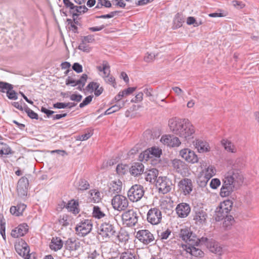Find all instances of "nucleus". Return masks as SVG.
<instances>
[{
    "instance_id": "17",
    "label": "nucleus",
    "mask_w": 259,
    "mask_h": 259,
    "mask_svg": "<svg viewBox=\"0 0 259 259\" xmlns=\"http://www.w3.org/2000/svg\"><path fill=\"white\" fill-rule=\"evenodd\" d=\"M180 155L186 161L191 163L198 161V158L195 152L190 149L185 148L180 151Z\"/></svg>"
},
{
    "instance_id": "32",
    "label": "nucleus",
    "mask_w": 259,
    "mask_h": 259,
    "mask_svg": "<svg viewBox=\"0 0 259 259\" xmlns=\"http://www.w3.org/2000/svg\"><path fill=\"white\" fill-rule=\"evenodd\" d=\"M66 208H67L69 211L72 212L74 214H76L79 212L78 202L77 200H74V199L69 201L67 203Z\"/></svg>"
},
{
    "instance_id": "52",
    "label": "nucleus",
    "mask_w": 259,
    "mask_h": 259,
    "mask_svg": "<svg viewBox=\"0 0 259 259\" xmlns=\"http://www.w3.org/2000/svg\"><path fill=\"white\" fill-rule=\"evenodd\" d=\"M81 41L85 44L92 43L95 41L94 36L91 34L81 36Z\"/></svg>"
},
{
    "instance_id": "59",
    "label": "nucleus",
    "mask_w": 259,
    "mask_h": 259,
    "mask_svg": "<svg viewBox=\"0 0 259 259\" xmlns=\"http://www.w3.org/2000/svg\"><path fill=\"white\" fill-rule=\"evenodd\" d=\"M7 96L11 100H16L18 98L16 93L12 89L7 91Z\"/></svg>"
},
{
    "instance_id": "13",
    "label": "nucleus",
    "mask_w": 259,
    "mask_h": 259,
    "mask_svg": "<svg viewBox=\"0 0 259 259\" xmlns=\"http://www.w3.org/2000/svg\"><path fill=\"white\" fill-rule=\"evenodd\" d=\"M15 248L17 252L24 258V259H29V248L26 242L21 240L15 245Z\"/></svg>"
},
{
    "instance_id": "30",
    "label": "nucleus",
    "mask_w": 259,
    "mask_h": 259,
    "mask_svg": "<svg viewBox=\"0 0 259 259\" xmlns=\"http://www.w3.org/2000/svg\"><path fill=\"white\" fill-rule=\"evenodd\" d=\"M194 146L200 153L207 152L209 150L208 144L206 142L201 140H197L195 141Z\"/></svg>"
},
{
    "instance_id": "42",
    "label": "nucleus",
    "mask_w": 259,
    "mask_h": 259,
    "mask_svg": "<svg viewBox=\"0 0 259 259\" xmlns=\"http://www.w3.org/2000/svg\"><path fill=\"white\" fill-rule=\"evenodd\" d=\"M158 236L160 240L163 241L164 240H166L171 235V231L169 229H167L165 230L158 231Z\"/></svg>"
},
{
    "instance_id": "28",
    "label": "nucleus",
    "mask_w": 259,
    "mask_h": 259,
    "mask_svg": "<svg viewBox=\"0 0 259 259\" xmlns=\"http://www.w3.org/2000/svg\"><path fill=\"white\" fill-rule=\"evenodd\" d=\"M64 244L63 241L60 237H53L50 244V247L52 250L56 251L61 249Z\"/></svg>"
},
{
    "instance_id": "39",
    "label": "nucleus",
    "mask_w": 259,
    "mask_h": 259,
    "mask_svg": "<svg viewBox=\"0 0 259 259\" xmlns=\"http://www.w3.org/2000/svg\"><path fill=\"white\" fill-rule=\"evenodd\" d=\"M201 172L210 180L215 175L216 169L213 166L209 165L207 168L203 170Z\"/></svg>"
},
{
    "instance_id": "3",
    "label": "nucleus",
    "mask_w": 259,
    "mask_h": 259,
    "mask_svg": "<svg viewBox=\"0 0 259 259\" xmlns=\"http://www.w3.org/2000/svg\"><path fill=\"white\" fill-rule=\"evenodd\" d=\"M98 233L99 236L102 238L103 241H107L110 237L115 235L116 231L112 224L105 222L98 228Z\"/></svg>"
},
{
    "instance_id": "23",
    "label": "nucleus",
    "mask_w": 259,
    "mask_h": 259,
    "mask_svg": "<svg viewBox=\"0 0 259 259\" xmlns=\"http://www.w3.org/2000/svg\"><path fill=\"white\" fill-rule=\"evenodd\" d=\"M86 90L91 93L94 92L95 96L96 97L101 95L104 91L103 88L100 86V83L95 81L90 82L86 87Z\"/></svg>"
},
{
    "instance_id": "50",
    "label": "nucleus",
    "mask_w": 259,
    "mask_h": 259,
    "mask_svg": "<svg viewBox=\"0 0 259 259\" xmlns=\"http://www.w3.org/2000/svg\"><path fill=\"white\" fill-rule=\"evenodd\" d=\"M103 78L104 79L105 81L108 83L112 85L113 87H116V82L115 79L114 77L112 76H102Z\"/></svg>"
},
{
    "instance_id": "21",
    "label": "nucleus",
    "mask_w": 259,
    "mask_h": 259,
    "mask_svg": "<svg viewBox=\"0 0 259 259\" xmlns=\"http://www.w3.org/2000/svg\"><path fill=\"white\" fill-rule=\"evenodd\" d=\"M176 210L179 217L184 218L187 217L190 213L191 207L186 203H181L177 205Z\"/></svg>"
},
{
    "instance_id": "55",
    "label": "nucleus",
    "mask_w": 259,
    "mask_h": 259,
    "mask_svg": "<svg viewBox=\"0 0 259 259\" xmlns=\"http://www.w3.org/2000/svg\"><path fill=\"white\" fill-rule=\"evenodd\" d=\"M78 49L84 52L89 53L91 51V48L87 44L83 43L81 41L80 44L78 47Z\"/></svg>"
},
{
    "instance_id": "58",
    "label": "nucleus",
    "mask_w": 259,
    "mask_h": 259,
    "mask_svg": "<svg viewBox=\"0 0 259 259\" xmlns=\"http://www.w3.org/2000/svg\"><path fill=\"white\" fill-rule=\"evenodd\" d=\"M220 185V180L217 178L212 179L210 183V187L213 189H217Z\"/></svg>"
},
{
    "instance_id": "47",
    "label": "nucleus",
    "mask_w": 259,
    "mask_h": 259,
    "mask_svg": "<svg viewBox=\"0 0 259 259\" xmlns=\"http://www.w3.org/2000/svg\"><path fill=\"white\" fill-rule=\"evenodd\" d=\"M90 185L88 182L84 179H80L78 182L77 188L78 190L84 191L89 188Z\"/></svg>"
},
{
    "instance_id": "9",
    "label": "nucleus",
    "mask_w": 259,
    "mask_h": 259,
    "mask_svg": "<svg viewBox=\"0 0 259 259\" xmlns=\"http://www.w3.org/2000/svg\"><path fill=\"white\" fill-rule=\"evenodd\" d=\"M136 238L144 245L154 244L155 238L153 234L148 230L143 229L136 233Z\"/></svg>"
},
{
    "instance_id": "54",
    "label": "nucleus",
    "mask_w": 259,
    "mask_h": 259,
    "mask_svg": "<svg viewBox=\"0 0 259 259\" xmlns=\"http://www.w3.org/2000/svg\"><path fill=\"white\" fill-rule=\"evenodd\" d=\"M25 112L27 114V115L31 119H37L38 118V116L37 113L34 112L33 110L27 107L25 109Z\"/></svg>"
},
{
    "instance_id": "37",
    "label": "nucleus",
    "mask_w": 259,
    "mask_h": 259,
    "mask_svg": "<svg viewBox=\"0 0 259 259\" xmlns=\"http://www.w3.org/2000/svg\"><path fill=\"white\" fill-rule=\"evenodd\" d=\"M91 201L94 203H98L101 200V195L100 192L97 190L90 191Z\"/></svg>"
},
{
    "instance_id": "34",
    "label": "nucleus",
    "mask_w": 259,
    "mask_h": 259,
    "mask_svg": "<svg viewBox=\"0 0 259 259\" xmlns=\"http://www.w3.org/2000/svg\"><path fill=\"white\" fill-rule=\"evenodd\" d=\"M88 9L84 6H74L73 10H71L70 14L72 15L73 18L75 19V17H77L82 13L87 12Z\"/></svg>"
},
{
    "instance_id": "40",
    "label": "nucleus",
    "mask_w": 259,
    "mask_h": 259,
    "mask_svg": "<svg viewBox=\"0 0 259 259\" xmlns=\"http://www.w3.org/2000/svg\"><path fill=\"white\" fill-rule=\"evenodd\" d=\"M233 202L230 200H224L220 204L219 206L222 210H224L225 212L229 213L232 209Z\"/></svg>"
},
{
    "instance_id": "24",
    "label": "nucleus",
    "mask_w": 259,
    "mask_h": 259,
    "mask_svg": "<svg viewBox=\"0 0 259 259\" xmlns=\"http://www.w3.org/2000/svg\"><path fill=\"white\" fill-rule=\"evenodd\" d=\"M162 154L161 150L158 148L152 147L150 149L145 150L143 153V158L147 160L153 157H159Z\"/></svg>"
},
{
    "instance_id": "44",
    "label": "nucleus",
    "mask_w": 259,
    "mask_h": 259,
    "mask_svg": "<svg viewBox=\"0 0 259 259\" xmlns=\"http://www.w3.org/2000/svg\"><path fill=\"white\" fill-rule=\"evenodd\" d=\"M70 222L69 217L65 214L60 215L58 219L59 224L64 227L68 226L70 224Z\"/></svg>"
},
{
    "instance_id": "12",
    "label": "nucleus",
    "mask_w": 259,
    "mask_h": 259,
    "mask_svg": "<svg viewBox=\"0 0 259 259\" xmlns=\"http://www.w3.org/2000/svg\"><path fill=\"white\" fill-rule=\"evenodd\" d=\"M196 245H188L182 244V254H189L190 255H193L196 257H202L204 255V252Z\"/></svg>"
},
{
    "instance_id": "22",
    "label": "nucleus",
    "mask_w": 259,
    "mask_h": 259,
    "mask_svg": "<svg viewBox=\"0 0 259 259\" xmlns=\"http://www.w3.org/2000/svg\"><path fill=\"white\" fill-rule=\"evenodd\" d=\"M64 247L70 251H76L80 247V242L74 238H68L64 243Z\"/></svg>"
},
{
    "instance_id": "56",
    "label": "nucleus",
    "mask_w": 259,
    "mask_h": 259,
    "mask_svg": "<svg viewBox=\"0 0 259 259\" xmlns=\"http://www.w3.org/2000/svg\"><path fill=\"white\" fill-rule=\"evenodd\" d=\"M93 96L91 95L87 97L83 100V101L79 104V107L81 108L88 105L89 104L91 103L93 99Z\"/></svg>"
},
{
    "instance_id": "48",
    "label": "nucleus",
    "mask_w": 259,
    "mask_h": 259,
    "mask_svg": "<svg viewBox=\"0 0 259 259\" xmlns=\"http://www.w3.org/2000/svg\"><path fill=\"white\" fill-rule=\"evenodd\" d=\"M2 148L1 149V155H8L12 154V152L11 148L6 144L2 142Z\"/></svg>"
},
{
    "instance_id": "60",
    "label": "nucleus",
    "mask_w": 259,
    "mask_h": 259,
    "mask_svg": "<svg viewBox=\"0 0 259 259\" xmlns=\"http://www.w3.org/2000/svg\"><path fill=\"white\" fill-rule=\"evenodd\" d=\"M68 28L70 30L72 31L74 33L77 32V27L75 24L72 21L71 19H68Z\"/></svg>"
},
{
    "instance_id": "31",
    "label": "nucleus",
    "mask_w": 259,
    "mask_h": 259,
    "mask_svg": "<svg viewBox=\"0 0 259 259\" xmlns=\"http://www.w3.org/2000/svg\"><path fill=\"white\" fill-rule=\"evenodd\" d=\"M138 255L133 250L126 249L125 251L119 253V259H138Z\"/></svg>"
},
{
    "instance_id": "51",
    "label": "nucleus",
    "mask_w": 259,
    "mask_h": 259,
    "mask_svg": "<svg viewBox=\"0 0 259 259\" xmlns=\"http://www.w3.org/2000/svg\"><path fill=\"white\" fill-rule=\"evenodd\" d=\"M127 169V165L125 164H120L116 166V172L118 175H122L125 173Z\"/></svg>"
},
{
    "instance_id": "5",
    "label": "nucleus",
    "mask_w": 259,
    "mask_h": 259,
    "mask_svg": "<svg viewBox=\"0 0 259 259\" xmlns=\"http://www.w3.org/2000/svg\"><path fill=\"white\" fill-rule=\"evenodd\" d=\"M179 235L182 240L187 243L188 245H195L198 241L196 235L188 227H183L182 228Z\"/></svg>"
},
{
    "instance_id": "16",
    "label": "nucleus",
    "mask_w": 259,
    "mask_h": 259,
    "mask_svg": "<svg viewBox=\"0 0 259 259\" xmlns=\"http://www.w3.org/2000/svg\"><path fill=\"white\" fill-rule=\"evenodd\" d=\"M172 166L176 171L182 176H186L188 172V165L183 161L175 159L171 161Z\"/></svg>"
},
{
    "instance_id": "6",
    "label": "nucleus",
    "mask_w": 259,
    "mask_h": 259,
    "mask_svg": "<svg viewBox=\"0 0 259 259\" xmlns=\"http://www.w3.org/2000/svg\"><path fill=\"white\" fill-rule=\"evenodd\" d=\"M139 213L133 209L125 211L122 214V220L124 224L128 227H133L138 223Z\"/></svg>"
},
{
    "instance_id": "20",
    "label": "nucleus",
    "mask_w": 259,
    "mask_h": 259,
    "mask_svg": "<svg viewBox=\"0 0 259 259\" xmlns=\"http://www.w3.org/2000/svg\"><path fill=\"white\" fill-rule=\"evenodd\" d=\"M28 229L29 228L27 224L26 223H23L13 229L11 235L14 238L22 237L27 233Z\"/></svg>"
},
{
    "instance_id": "14",
    "label": "nucleus",
    "mask_w": 259,
    "mask_h": 259,
    "mask_svg": "<svg viewBox=\"0 0 259 259\" xmlns=\"http://www.w3.org/2000/svg\"><path fill=\"white\" fill-rule=\"evenodd\" d=\"M87 79L88 75L86 74H83L78 80H75L72 77L68 76L66 79L65 83L67 85L70 84L72 87L78 85L77 89L81 91L85 84Z\"/></svg>"
},
{
    "instance_id": "46",
    "label": "nucleus",
    "mask_w": 259,
    "mask_h": 259,
    "mask_svg": "<svg viewBox=\"0 0 259 259\" xmlns=\"http://www.w3.org/2000/svg\"><path fill=\"white\" fill-rule=\"evenodd\" d=\"M210 250L213 253L220 255L222 252V248L218 243L213 242L210 246Z\"/></svg>"
},
{
    "instance_id": "26",
    "label": "nucleus",
    "mask_w": 259,
    "mask_h": 259,
    "mask_svg": "<svg viewBox=\"0 0 259 259\" xmlns=\"http://www.w3.org/2000/svg\"><path fill=\"white\" fill-rule=\"evenodd\" d=\"M29 185L28 179L26 177H22L18 182L17 185V190L19 194L21 192V191H23L22 192V195H26V189H27Z\"/></svg>"
},
{
    "instance_id": "53",
    "label": "nucleus",
    "mask_w": 259,
    "mask_h": 259,
    "mask_svg": "<svg viewBox=\"0 0 259 259\" xmlns=\"http://www.w3.org/2000/svg\"><path fill=\"white\" fill-rule=\"evenodd\" d=\"M103 76H109L110 73V66L107 62H103Z\"/></svg>"
},
{
    "instance_id": "62",
    "label": "nucleus",
    "mask_w": 259,
    "mask_h": 259,
    "mask_svg": "<svg viewBox=\"0 0 259 259\" xmlns=\"http://www.w3.org/2000/svg\"><path fill=\"white\" fill-rule=\"evenodd\" d=\"M155 57V55L153 53H147L145 57H144V60L146 62H151L153 61Z\"/></svg>"
},
{
    "instance_id": "2",
    "label": "nucleus",
    "mask_w": 259,
    "mask_h": 259,
    "mask_svg": "<svg viewBox=\"0 0 259 259\" xmlns=\"http://www.w3.org/2000/svg\"><path fill=\"white\" fill-rule=\"evenodd\" d=\"M243 181V175L239 169H231L224 175L220 195L222 197L229 196L242 185Z\"/></svg>"
},
{
    "instance_id": "1",
    "label": "nucleus",
    "mask_w": 259,
    "mask_h": 259,
    "mask_svg": "<svg viewBox=\"0 0 259 259\" xmlns=\"http://www.w3.org/2000/svg\"><path fill=\"white\" fill-rule=\"evenodd\" d=\"M170 131L182 140L189 142L194 138L195 128L191 122L186 118L174 117L169 119Z\"/></svg>"
},
{
    "instance_id": "33",
    "label": "nucleus",
    "mask_w": 259,
    "mask_h": 259,
    "mask_svg": "<svg viewBox=\"0 0 259 259\" xmlns=\"http://www.w3.org/2000/svg\"><path fill=\"white\" fill-rule=\"evenodd\" d=\"M110 191L113 193H119L121 191L122 182L120 180H114L110 184Z\"/></svg>"
},
{
    "instance_id": "29",
    "label": "nucleus",
    "mask_w": 259,
    "mask_h": 259,
    "mask_svg": "<svg viewBox=\"0 0 259 259\" xmlns=\"http://www.w3.org/2000/svg\"><path fill=\"white\" fill-rule=\"evenodd\" d=\"M26 207V205L20 203L17 206H12L10 208V212L16 216H20L22 214Z\"/></svg>"
},
{
    "instance_id": "63",
    "label": "nucleus",
    "mask_w": 259,
    "mask_h": 259,
    "mask_svg": "<svg viewBox=\"0 0 259 259\" xmlns=\"http://www.w3.org/2000/svg\"><path fill=\"white\" fill-rule=\"evenodd\" d=\"M65 7L69 9V12L71 10H73L75 6L70 0H63Z\"/></svg>"
},
{
    "instance_id": "61",
    "label": "nucleus",
    "mask_w": 259,
    "mask_h": 259,
    "mask_svg": "<svg viewBox=\"0 0 259 259\" xmlns=\"http://www.w3.org/2000/svg\"><path fill=\"white\" fill-rule=\"evenodd\" d=\"M187 23L188 25L194 24V26L195 27L198 26L199 25L201 24V22L198 23L196 22V20L193 17H189L187 18Z\"/></svg>"
},
{
    "instance_id": "25",
    "label": "nucleus",
    "mask_w": 259,
    "mask_h": 259,
    "mask_svg": "<svg viewBox=\"0 0 259 259\" xmlns=\"http://www.w3.org/2000/svg\"><path fill=\"white\" fill-rule=\"evenodd\" d=\"M221 144L228 152L235 153L237 152V148L236 145L228 139H223L221 141Z\"/></svg>"
},
{
    "instance_id": "36",
    "label": "nucleus",
    "mask_w": 259,
    "mask_h": 259,
    "mask_svg": "<svg viewBox=\"0 0 259 259\" xmlns=\"http://www.w3.org/2000/svg\"><path fill=\"white\" fill-rule=\"evenodd\" d=\"M158 174V170L155 168H152L145 172V180L146 181L151 182L152 180L157 178Z\"/></svg>"
},
{
    "instance_id": "43",
    "label": "nucleus",
    "mask_w": 259,
    "mask_h": 259,
    "mask_svg": "<svg viewBox=\"0 0 259 259\" xmlns=\"http://www.w3.org/2000/svg\"><path fill=\"white\" fill-rule=\"evenodd\" d=\"M93 216L97 219H100L105 217V213L101 210L100 207L94 206L93 210Z\"/></svg>"
},
{
    "instance_id": "19",
    "label": "nucleus",
    "mask_w": 259,
    "mask_h": 259,
    "mask_svg": "<svg viewBox=\"0 0 259 259\" xmlns=\"http://www.w3.org/2000/svg\"><path fill=\"white\" fill-rule=\"evenodd\" d=\"M160 141L164 145L171 147H178L181 143L179 138L170 135L162 136L161 138Z\"/></svg>"
},
{
    "instance_id": "41",
    "label": "nucleus",
    "mask_w": 259,
    "mask_h": 259,
    "mask_svg": "<svg viewBox=\"0 0 259 259\" xmlns=\"http://www.w3.org/2000/svg\"><path fill=\"white\" fill-rule=\"evenodd\" d=\"M209 180L208 178L201 172L197 178V183L200 187H204L207 185Z\"/></svg>"
},
{
    "instance_id": "27",
    "label": "nucleus",
    "mask_w": 259,
    "mask_h": 259,
    "mask_svg": "<svg viewBox=\"0 0 259 259\" xmlns=\"http://www.w3.org/2000/svg\"><path fill=\"white\" fill-rule=\"evenodd\" d=\"M144 170V166L141 162L134 163L130 168V173L135 177L142 174Z\"/></svg>"
},
{
    "instance_id": "49",
    "label": "nucleus",
    "mask_w": 259,
    "mask_h": 259,
    "mask_svg": "<svg viewBox=\"0 0 259 259\" xmlns=\"http://www.w3.org/2000/svg\"><path fill=\"white\" fill-rule=\"evenodd\" d=\"M13 85L9 83L0 81V91L5 92L13 89Z\"/></svg>"
},
{
    "instance_id": "35",
    "label": "nucleus",
    "mask_w": 259,
    "mask_h": 259,
    "mask_svg": "<svg viewBox=\"0 0 259 259\" xmlns=\"http://www.w3.org/2000/svg\"><path fill=\"white\" fill-rule=\"evenodd\" d=\"M185 22V19L182 15L181 13H177L174 19L173 20V28L174 29H177L181 27L183 23Z\"/></svg>"
},
{
    "instance_id": "18",
    "label": "nucleus",
    "mask_w": 259,
    "mask_h": 259,
    "mask_svg": "<svg viewBox=\"0 0 259 259\" xmlns=\"http://www.w3.org/2000/svg\"><path fill=\"white\" fill-rule=\"evenodd\" d=\"M180 190L185 195L189 194L193 190V184L191 179L184 178L178 183Z\"/></svg>"
},
{
    "instance_id": "45",
    "label": "nucleus",
    "mask_w": 259,
    "mask_h": 259,
    "mask_svg": "<svg viewBox=\"0 0 259 259\" xmlns=\"http://www.w3.org/2000/svg\"><path fill=\"white\" fill-rule=\"evenodd\" d=\"M223 222V227L226 229H229L230 227L234 224L235 221L234 218L232 215H228L224 219Z\"/></svg>"
},
{
    "instance_id": "38",
    "label": "nucleus",
    "mask_w": 259,
    "mask_h": 259,
    "mask_svg": "<svg viewBox=\"0 0 259 259\" xmlns=\"http://www.w3.org/2000/svg\"><path fill=\"white\" fill-rule=\"evenodd\" d=\"M228 213L225 212L224 210H222L219 206L215 211L214 218L216 221H220L228 215Z\"/></svg>"
},
{
    "instance_id": "4",
    "label": "nucleus",
    "mask_w": 259,
    "mask_h": 259,
    "mask_svg": "<svg viewBox=\"0 0 259 259\" xmlns=\"http://www.w3.org/2000/svg\"><path fill=\"white\" fill-rule=\"evenodd\" d=\"M92 228V221L89 219H83L76 225L75 231L78 236L82 237L89 234Z\"/></svg>"
},
{
    "instance_id": "10",
    "label": "nucleus",
    "mask_w": 259,
    "mask_h": 259,
    "mask_svg": "<svg viewBox=\"0 0 259 259\" xmlns=\"http://www.w3.org/2000/svg\"><path fill=\"white\" fill-rule=\"evenodd\" d=\"M144 194L143 187L140 185L133 186L128 190L127 196L132 202H137L140 200Z\"/></svg>"
},
{
    "instance_id": "64",
    "label": "nucleus",
    "mask_w": 259,
    "mask_h": 259,
    "mask_svg": "<svg viewBox=\"0 0 259 259\" xmlns=\"http://www.w3.org/2000/svg\"><path fill=\"white\" fill-rule=\"evenodd\" d=\"M100 254L97 252L96 250H94L93 251H91L88 253V258L91 259H97L98 257H99Z\"/></svg>"
},
{
    "instance_id": "15",
    "label": "nucleus",
    "mask_w": 259,
    "mask_h": 259,
    "mask_svg": "<svg viewBox=\"0 0 259 259\" xmlns=\"http://www.w3.org/2000/svg\"><path fill=\"white\" fill-rule=\"evenodd\" d=\"M194 212L193 220L195 221V224L200 225L206 222L207 214L203 208L195 207L194 208Z\"/></svg>"
},
{
    "instance_id": "7",
    "label": "nucleus",
    "mask_w": 259,
    "mask_h": 259,
    "mask_svg": "<svg viewBox=\"0 0 259 259\" xmlns=\"http://www.w3.org/2000/svg\"><path fill=\"white\" fill-rule=\"evenodd\" d=\"M111 204L115 210L121 211L127 208L128 206V201L126 197L117 194L112 199Z\"/></svg>"
},
{
    "instance_id": "11",
    "label": "nucleus",
    "mask_w": 259,
    "mask_h": 259,
    "mask_svg": "<svg viewBox=\"0 0 259 259\" xmlns=\"http://www.w3.org/2000/svg\"><path fill=\"white\" fill-rule=\"evenodd\" d=\"M147 220L153 225L159 224L162 220V214L160 209L156 207L150 209L147 214Z\"/></svg>"
},
{
    "instance_id": "8",
    "label": "nucleus",
    "mask_w": 259,
    "mask_h": 259,
    "mask_svg": "<svg viewBox=\"0 0 259 259\" xmlns=\"http://www.w3.org/2000/svg\"><path fill=\"white\" fill-rule=\"evenodd\" d=\"M172 185L171 180L167 177H159L156 180V186L163 194L170 191Z\"/></svg>"
},
{
    "instance_id": "57",
    "label": "nucleus",
    "mask_w": 259,
    "mask_h": 259,
    "mask_svg": "<svg viewBox=\"0 0 259 259\" xmlns=\"http://www.w3.org/2000/svg\"><path fill=\"white\" fill-rule=\"evenodd\" d=\"M125 104V102L122 101L121 103H117L116 104L112 106L110 108H111L113 112H115L119 110H120L121 108L124 107Z\"/></svg>"
}]
</instances>
